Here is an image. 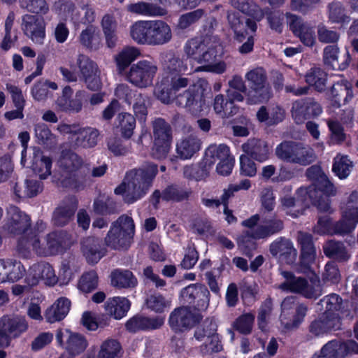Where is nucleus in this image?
<instances>
[{"mask_svg":"<svg viewBox=\"0 0 358 358\" xmlns=\"http://www.w3.org/2000/svg\"><path fill=\"white\" fill-rule=\"evenodd\" d=\"M158 172L157 166L149 163L127 173L122 183L115 189L116 194H124V200L132 203L142 198L151 187Z\"/></svg>","mask_w":358,"mask_h":358,"instance_id":"obj_1","label":"nucleus"},{"mask_svg":"<svg viewBox=\"0 0 358 358\" xmlns=\"http://www.w3.org/2000/svg\"><path fill=\"white\" fill-rule=\"evenodd\" d=\"M306 175L313 183L307 188H301L300 192L307 194L312 204L320 212H330V201L328 197L336 194L334 184L318 166L309 167Z\"/></svg>","mask_w":358,"mask_h":358,"instance_id":"obj_2","label":"nucleus"},{"mask_svg":"<svg viewBox=\"0 0 358 358\" xmlns=\"http://www.w3.org/2000/svg\"><path fill=\"white\" fill-rule=\"evenodd\" d=\"M85 164L83 158L73 149L61 152L57 165L60 171V181L65 187L82 190L85 187V177L80 170Z\"/></svg>","mask_w":358,"mask_h":358,"instance_id":"obj_3","label":"nucleus"},{"mask_svg":"<svg viewBox=\"0 0 358 358\" xmlns=\"http://www.w3.org/2000/svg\"><path fill=\"white\" fill-rule=\"evenodd\" d=\"M130 35L138 44L162 45L171 41L172 31L163 20L138 21L131 26Z\"/></svg>","mask_w":358,"mask_h":358,"instance_id":"obj_4","label":"nucleus"},{"mask_svg":"<svg viewBox=\"0 0 358 358\" xmlns=\"http://www.w3.org/2000/svg\"><path fill=\"white\" fill-rule=\"evenodd\" d=\"M248 91L246 92V102L248 104H259L268 101L272 96V91L266 71L262 67H256L248 71L245 75Z\"/></svg>","mask_w":358,"mask_h":358,"instance_id":"obj_5","label":"nucleus"},{"mask_svg":"<svg viewBox=\"0 0 358 358\" xmlns=\"http://www.w3.org/2000/svg\"><path fill=\"white\" fill-rule=\"evenodd\" d=\"M134 235V223L131 217L121 215L111 224L105 237L106 245L114 250L127 248Z\"/></svg>","mask_w":358,"mask_h":358,"instance_id":"obj_6","label":"nucleus"},{"mask_svg":"<svg viewBox=\"0 0 358 358\" xmlns=\"http://www.w3.org/2000/svg\"><path fill=\"white\" fill-rule=\"evenodd\" d=\"M228 23L234 34V39L242 43L246 38L247 41L238 48L241 54H248L253 50L254 38L252 34L257 29L255 21L245 17L239 16L235 13L227 15Z\"/></svg>","mask_w":358,"mask_h":358,"instance_id":"obj_7","label":"nucleus"},{"mask_svg":"<svg viewBox=\"0 0 358 358\" xmlns=\"http://www.w3.org/2000/svg\"><path fill=\"white\" fill-rule=\"evenodd\" d=\"M276 157L287 163L308 166L314 162L316 156L313 150L294 141H285L275 148Z\"/></svg>","mask_w":358,"mask_h":358,"instance_id":"obj_8","label":"nucleus"},{"mask_svg":"<svg viewBox=\"0 0 358 358\" xmlns=\"http://www.w3.org/2000/svg\"><path fill=\"white\" fill-rule=\"evenodd\" d=\"M308 310L304 303H299L294 296L286 297L281 303L280 320L285 330L297 329L303 322Z\"/></svg>","mask_w":358,"mask_h":358,"instance_id":"obj_9","label":"nucleus"},{"mask_svg":"<svg viewBox=\"0 0 358 358\" xmlns=\"http://www.w3.org/2000/svg\"><path fill=\"white\" fill-rule=\"evenodd\" d=\"M183 51L187 58L198 64L209 65L216 60V52L213 45L202 38L195 37L189 39L183 46Z\"/></svg>","mask_w":358,"mask_h":358,"instance_id":"obj_10","label":"nucleus"},{"mask_svg":"<svg viewBox=\"0 0 358 358\" xmlns=\"http://www.w3.org/2000/svg\"><path fill=\"white\" fill-rule=\"evenodd\" d=\"M157 66L148 60H141L131 65L126 73L128 82L138 88H145L152 85Z\"/></svg>","mask_w":358,"mask_h":358,"instance_id":"obj_11","label":"nucleus"},{"mask_svg":"<svg viewBox=\"0 0 358 358\" xmlns=\"http://www.w3.org/2000/svg\"><path fill=\"white\" fill-rule=\"evenodd\" d=\"M352 354H358V343L356 341L332 340L324 345L311 358H346Z\"/></svg>","mask_w":358,"mask_h":358,"instance_id":"obj_12","label":"nucleus"},{"mask_svg":"<svg viewBox=\"0 0 358 358\" xmlns=\"http://www.w3.org/2000/svg\"><path fill=\"white\" fill-rule=\"evenodd\" d=\"M284 228V224L275 215H267L264 213L262 215V222L255 229L245 231V234L238 238V241H244L246 238L262 239L280 232Z\"/></svg>","mask_w":358,"mask_h":358,"instance_id":"obj_13","label":"nucleus"},{"mask_svg":"<svg viewBox=\"0 0 358 358\" xmlns=\"http://www.w3.org/2000/svg\"><path fill=\"white\" fill-rule=\"evenodd\" d=\"M286 23L293 34L306 46L311 47L316 42L315 27L301 16L286 13Z\"/></svg>","mask_w":358,"mask_h":358,"instance_id":"obj_14","label":"nucleus"},{"mask_svg":"<svg viewBox=\"0 0 358 358\" xmlns=\"http://www.w3.org/2000/svg\"><path fill=\"white\" fill-rule=\"evenodd\" d=\"M200 320L199 314L186 306L175 308L170 314L169 324L176 333H182L192 329Z\"/></svg>","mask_w":358,"mask_h":358,"instance_id":"obj_15","label":"nucleus"},{"mask_svg":"<svg viewBox=\"0 0 358 358\" xmlns=\"http://www.w3.org/2000/svg\"><path fill=\"white\" fill-rule=\"evenodd\" d=\"M341 317L337 315L322 314L310 322L308 339L318 338L341 328Z\"/></svg>","mask_w":358,"mask_h":358,"instance_id":"obj_16","label":"nucleus"},{"mask_svg":"<svg viewBox=\"0 0 358 358\" xmlns=\"http://www.w3.org/2000/svg\"><path fill=\"white\" fill-rule=\"evenodd\" d=\"M77 65L80 78L84 80L87 87L92 91L100 90L101 81L96 64L87 56L80 55L77 59Z\"/></svg>","mask_w":358,"mask_h":358,"instance_id":"obj_17","label":"nucleus"},{"mask_svg":"<svg viewBox=\"0 0 358 358\" xmlns=\"http://www.w3.org/2000/svg\"><path fill=\"white\" fill-rule=\"evenodd\" d=\"M41 280H43L48 285H54L58 278L53 267L48 262H41L34 264L29 267L25 278L26 283L31 287L36 286Z\"/></svg>","mask_w":358,"mask_h":358,"instance_id":"obj_18","label":"nucleus"},{"mask_svg":"<svg viewBox=\"0 0 358 358\" xmlns=\"http://www.w3.org/2000/svg\"><path fill=\"white\" fill-rule=\"evenodd\" d=\"M292 116L296 124L320 115L322 112L321 105L313 98H306L294 101L292 107Z\"/></svg>","mask_w":358,"mask_h":358,"instance_id":"obj_19","label":"nucleus"},{"mask_svg":"<svg viewBox=\"0 0 358 358\" xmlns=\"http://www.w3.org/2000/svg\"><path fill=\"white\" fill-rule=\"evenodd\" d=\"M180 294L185 303L193 305L198 310H205L209 306L210 292L203 285H190L182 289Z\"/></svg>","mask_w":358,"mask_h":358,"instance_id":"obj_20","label":"nucleus"},{"mask_svg":"<svg viewBox=\"0 0 358 358\" xmlns=\"http://www.w3.org/2000/svg\"><path fill=\"white\" fill-rule=\"evenodd\" d=\"M282 275L285 280L279 285L280 289L301 294L308 299L316 298L318 296L317 291L306 278L296 277L289 271L282 272Z\"/></svg>","mask_w":358,"mask_h":358,"instance_id":"obj_21","label":"nucleus"},{"mask_svg":"<svg viewBox=\"0 0 358 358\" xmlns=\"http://www.w3.org/2000/svg\"><path fill=\"white\" fill-rule=\"evenodd\" d=\"M73 90L69 86H66L62 90V96L56 101L57 107L59 110L68 113H78L82 110L83 101L86 99L87 92L78 90L73 98H71Z\"/></svg>","mask_w":358,"mask_h":358,"instance_id":"obj_22","label":"nucleus"},{"mask_svg":"<svg viewBox=\"0 0 358 358\" xmlns=\"http://www.w3.org/2000/svg\"><path fill=\"white\" fill-rule=\"evenodd\" d=\"M78 207V201L74 196L65 197L55 209L52 222L55 226L64 227L74 217Z\"/></svg>","mask_w":358,"mask_h":358,"instance_id":"obj_23","label":"nucleus"},{"mask_svg":"<svg viewBox=\"0 0 358 358\" xmlns=\"http://www.w3.org/2000/svg\"><path fill=\"white\" fill-rule=\"evenodd\" d=\"M99 134L95 128L78 127L76 133L69 137V147L74 150L93 148L98 143Z\"/></svg>","mask_w":358,"mask_h":358,"instance_id":"obj_24","label":"nucleus"},{"mask_svg":"<svg viewBox=\"0 0 358 358\" xmlns=\"http://www.w3.org/2000/svg\"><path fill=\"white\" fill-rule=\"evenodd\" d=\"M22 29L34 43L43 44L45 37V24L37 15L26 14L22 17Z\"/></svg>","mask_w":358,"mask_h":358,"instance_id":"obj_25","label":"nucleus"},{"mask_svg":"<svg viewBox=\"0 0 358 358\" xmlns=\"http://www.w3.org/2000/svg\"><path fill=\"white\" fill-rule=\"evenodd\" d=\"M297 240L301 245L300 264L301 271L306 273L310 270L316 256V250L310 234L299 231Z\"/></svg>","mask_w":358,"mask_h":358,"instance_id":"obj_26","label":"nucleus"},{"mask_svg":"<svg viewBox=\"0 0 358 358\" xmlns=\"http://www.w3.org/2000/svg\"><path fill=\"white\" fill-rule=\"evenodd\" d=\"M39 234L36 231L22 235L17 241L16 251L18 256L22 259H30L34 255L40 253L42 248L39 247Z\"/></svg>","mask_w":358,"mask_h":358,"instance_id":"obj_27","label":"nucleus"},{"mask_svg":"<svg viewBox=\"0 0 358 358\" xmlns=\"http://www.w3.org/2000/svg\"><path fill=\"white\" fill-rule=\"evenodd\" d=\"M270 253L278 256L279 259L287 264H292L297 257V250L292 242L285 237H279L273 241L269 246Z\"/></svg>","mask_w":358,"mask_h":358,"instance_id":"obj_28","label":"nucleus"},{"mask_svg":"<svg viewBox=\"0 0 358 358\" xmlns=\"http://www.w3.org/2000/svg\"><path fill=\"white\" fill-rule=\"evenodd\" d=\"M205 83L204 80H200L196 83L190 85L187 90L176 96V104L189 110L194 109L195 106L199 104L201 88Z\"/></svg>","mask_w":358,"mask_h":358,"instance_id":"obj_29","label":"nucleus"},{"mask_svg":"<svg viewBox=\"0 0 358 358\" xmlns=\"http://www.w3.org/2000/svg\"><path fill=\"white\" fill-rule=\"evenodd\" d=\"M8 229L15 234L23 235L32 231L31 219L28 215L13 206L9 210Z\"/></svg>","mask_w":358,"mask_h":358,"instance_id":"obj_30","label":"nucleus"},{"mask_svg":"<svg viewBox=\"0 0 358 358\" xmlns=\"http://www.w3.org/2000/svg\"><path fill=\"white\" fill-rule=\"evenodd\" d=\"M81 250L83 255L90 264L97 263L105 255L106 250L101 246L99 238L89 236L81 241Z\"/></svg>","mask_w":358,"mask_h":358,"instance_id":"obj_31","label":"nucleus"},{"mask_svg":"<svg viewBox=\"0 0 358 358\" xmlns=\"http://www.w3.org/2000/svg\"><path fill=\"white\" fill-rule=\"evenodd\" d=\"M243 152L252 159L263 162L269 158L271 150L265 141L250 138L242 145Z\"/></svg>","mask_w":358,"mask_h":358,"instance_id":"obj_32","label":"nucleus"},{"mask_svg":"<svg viewBox=\"0 0 358 358\" xmlns=\"http://www.w3.org/2000/svg\"><path fill=\"white\" fill-rule=\"evenodd\" d=\"M164 324L161 317H149L143 315H136L130 318L125 327L129 332L136 333L138 331H146L158 329Z\"/></svg>","mask_w":358,"mask_h":358,"instance_id":"obj_33","label":"nucleus"},{"mask_svg":"<svg viewBox=\"0 0 358 358\" xmlns=\"http://www.w3.org/2000/svg\"><path fill=\"white\" fill-rule=\"evenodd\" d=\"M339 48L337 45H327L323 50V62L324 65L331 69H345L350 62L351 57L346 51L344 55V59L342 60L338 56Z\"/></svg>","mask_w":358,"mask_h":358,"instance_id":"obj_34","label":"nucleus"},{"mask_svg":"<svg viewBox=\"0 0 358 358\" xmlns=\"http://www.w3.org/2000/svg\"><path fill=\"white\" fill-rule=\"evenodd\" d=\"M39 247L42 248L40 253H36L37 257H45L53 256L59 252L62 246V234L53 231L48 234L42 239L39 236Z\"/></svg>","mask_w":358,"mask_h":358,"instance_id":"obj_35","label":"nucleus"},{"mask_svg":"<svg viewBox=\"0 0 358 358\" xmlns=\"http://www.w3.org/2000/svg\"><path fill=\"white\" fill-rule=\"evenodd\" d=\"M200 139L194 134L185 136L178 141L176 152L182 159H190L201 148Z\"/></svg>","mask_w":358,"mask_h":358,"instance_id":"obj_36","label":"nucleus"},{"mask_svg":"<svg viewBox=\"0 0 358 358\" xmlns=\"http://www.w3.org/2000/svg\"><path fill=\"white\" fill-rule=\"evenodd\" d=\"M323 251L327 257L338 262H346L351 257L344 243L336 240L326 241L323 245Z\"/></svg>","mask_w":358,"mask_h":358,"instance_id":"obj_37","label":"nucleus"},{"mask_svg":"<svg viewBox=\"0 0 358 358\" xmlns=\"http://www.w3.org/2000/svg\"><path fill=\"white\" fill-rule=\"evenodd\" d=\"M0 327L7 331L10 337H18L27 330L28 323L22 316H4L0 320Z\"/></svg>","mask_w":358,"mask_h":358,"instance_id":"obj_38","label":"nucleus"},{"mask_svg":"<svg viewBox=\"0 0 358 358\" xmlns=\"http://www.w3.org/2000/svg\"><path fill=\"white\" fill-rule=\"evenodd\" d=\"M71 301L65 297L58 299L45 312V319L50 323L62 320L69 312Z\"/></svg>","mask_w":358,"mask_h":358,"instance_id":"obj_39","label":"nucleus"},{"mask_svg":"<svg viewBox=\"0 0 358 358\" xmlns=\"http://www.w3.org/2000/svg\"><path fill=\"white\" fill-rule=\"evenodd\" d=\"M127 10L134 14L155 17L162 16L166 14V10L152 3L138 1L127 6Z\"/></svg>","mask_w":358,"mask_h":358,"instance_id":"obj_40","label":"nucleus"},{"mask_svg":"<svg viewBox=\"0 0 358 358\" xmlns=\"http://www.w3.org/2000/svg\"><path fill=\"white\" fill-rule=\"evenodd\" d=\"M329 98L334 106L340 107L352 98V90L348 82L341 80L335 83L331 88Z\"/></svg>","mask_w":358,"mask_h":358,"instance_id":"obj_41","label":"nucleus"},{"mask_svg":"<svg viewBox=\"0 0 358 358\" xmlns=\"http://www.w3.org/2000/svg\"><path fill=\"white\" fill-rule=\"evenodd\" d=\"M130 306V301L127 298L116 296L109 299L106 301L105 309L108 315L119 320L126 315Z\"/></svg>","mask_w":358,"mask_h":358,"instance_id":"obj_42","label":"nucleus"},{"mask_svg":"<svg viewBox=\"0 0 358 358\" xmlns=\"http://www.w3.org/2000/svg\"><path fill=\"white\" fill-rule=\"evenodd\" d=\"M140 55L141 51L136 47L127 46L122 48L115 57L119 73H122Z\"/></svg>","mask_w":358,"mask_h":358,"instance_id":"obj_43","label":"nucleus"},{"mask_svg":"<svg viewBox=\"0 0 358 358\" xmlns=\"http://www.w3.org/2000/svg\"><path fill=\"white\" fill-rule=\"evenodd\" d=\"M34 136L38 144L49 149L54 148L58 141L57 137L44 123H38L35 125Z\"/></svg>","mask_w":358,"mask_h":358,"instance_id":"obj_44","label":"nucleus"},{"mask_svg":"<svg viewBox=\"0 0 358 358\" xmlns=\"http://www.w3.org/2000/svg\"><path fill=\"white\" fill-rule=\"evenodd\" d=\"M231 157L229 148L224 144L211 145L206 151L205 166L210 168L215 162Z\"/></svg>","mask_w":358,"mask_h":358,"instance_id":"obj_45","label":"nucleus"},{"mask_svg":"<svg viewBox=\"0 0 358 358\" xmlns=\"http://www.w3.org/2000/svg\"><path fill=\"white\" fill-rule=\"evenodd\" d=\"M79 41L82 45L87 48L91 50L99 49L101 45V38L97 27L93 25L87 26L81 31L79 36Z\"/></svg>","mask_w":358,"mask_h":358,"instance_id":"obj_46","label":"nucleus"},{"mask_svg":"<svg viewBox=\"0 0 358 358\" xmlns=\"http://www.w3.org/2000/svg\"><path fill=\"white\" fill-rule=\"evenodd\" d=\"M153 141L171 142L173 129L171 124L162 118H157L152 122Z\"/></svg>","mask_w":358,"mask_h":358,"instance_id":"obj_47","label":"nucleus"},{"mask_svg":"<svg viewBox=\"0 0 358 358\" xmlns=\"http://www.w3.org/2000/svg\"><path fill=\"white\" fill-rule=\"evenodd\" d=\"M111 284L118 288H131L137 285V279L129 270L116 269L111 273Z\"/></svg>","mask_w":358,"mask_h":358,"instance_id":"obj_48","label":"nucleus"},{"mask_svg":"<svg viewBox=\"0 0 358 358\" xmlns=\"http://www.w3.org/2000/svg\"><path fill=\"white\" fill-rule=\"evenodd\" d=\"M231 5L241 12L252 16L257 21L264 17V12L252 0H231Z\"/></svg>","mask_w":358,"mask_h":358,"instance_id":"obj_49","label":"nucleus"},{"mask_svg":"<svg viewBox=\"0 0 358 358\" xmlns=\"http://www.w3.org/2000/svg\"><path fill=\"white\" fill-rule=\"evenodd\" d=\"M68 339L66 342V350L71 355H78L83 352L87 346V341L85 338L76 333H72L69 330L66 331Z\"/></svg>","mask_w":358,"mask_h":358,"instance_id":"obj_50","label":"nucleus"},{"mask_svg":"<svg viewBox=\"0 0 358 358\" xmlns=\"http://www.w3.org/2000/svg\"><path fill=\"white\" fill-rule=\"evenodd\" d=\"M3 264L7 282H16L24 275L26 269L20 261L7 258L3 259Z\"/></svg>","mask_w":358,"mask_h":358,"instance_id":"obj_51","label":"nucleus"},{"mask_svg":"<svg viewBox=\"0 0 358 358\" xmlns=\"http://www.w3.org/2000/svg\"><path fill=\"white\" fill-rule=\"evenodd\" d=\"M306 82L318 92H322L326 87L327 74L320 67L311 68L305 76Z\"/></svg>","mask_w":358,"mask_h":358,"instance_id":"obj_52","label":"nucleus"},{"mask_svg":"<svg viewBox=\"0 0 358 358\" xmlns=\"http://www.w3.org/2000/svg\"><path fill=\"white\" fill-rule=\"evenodd\" d=\"M358 224V219L353 216L345 217V213H342L341 218L332 224L331 235L345 236L354 231L357 224Z\"/></svg>","mask_w":358,"mask_h":358,"instance_id":"obj_53","label":"nucleus"},{"mask_svg":"<svg viewBox=\"0 0 358 358\" xmlns=\"http://www.w3.org/2000/svg\"><path fill=\"white\" fill-rule=\"evenodd\" d=\"M163 65L164 70L170 73H185L188 70L185 59L173 52L165 55Z\"/></svg>","mask_w":358,"mask_h":358,"instance_id":"obj_54","label":"nucleus"},{"mask_svg":"<svg viewBox=\"0 0 358 358\" xmlns=\"http://www.w3.org/2000/svg\"><path fill=\"white\" fill-rule=\"evenodd\" d=\"M322 307L325 308L323 314L337 315L340 317V313H343L344 308L342 299L336 294H331L324 296L320 301Z\"/></svg>","mask_w":358,"mask_h":358,"instance_id":"obj_55","label":"nucleus"},{"mask_svg":"<svg viewBox=\"0 0 358 358\" xmlns=\"http://www.w3.org/2000/svg\"><path fill=\"white\" fill-rule=\"evenodd\" d=\"M213 108L215 113L223 117L231 116L238 110V108L229 99H225L222 94H218L215 97Z\"/></svg>","mask_w":358,"mask_h":358,"instance_id":"obj_56","label":"nucleus"},{"mask_svg":"<svg viewBox=\"0 0 358 358\" xmlns=\"http://www.w3.org/2000/svg\"><path fill=\"white\" fill-rule=\"evenodd\" d=\"M52 159L42 154H36L34 157L32 169L41 179H45L51 174Z\"/></svg>","mask_w":358,"mask_h":358,"instance_id":"obj_57","label":"nucleus"},{"mask_svg":"<svg viewBox=\"0 0 358 358\" xmlns=\"http://www.w3.org/2000/svg\"><path fill=\"white\" fill-rule=\"evenodd\" d=\"M352 166V162L347 156L337 155L334 158L332 170L340 179H345L349 176Z\"/></svg>","mask_w":358,"mask_h":358,"instance_id":"obj_58","label":"nucleus"},{"mask_svg":"<svg viewBox=\"0 0 358 358\" xmlns=\"http://www.w3.org/2000/svg\"><path fill=\"white\" fill-rule=\"evenodd\" d=\"M191 194V191L178 185L167 187L162 192V199L166 201L176 202L187 199Z\"/></svg>","mask_w":358,"mask_h":358,"instance_id":"obj_59","label":"nucleus"},{"mask_svg":"<svg viewBox=\"0 0 358 358\" xmlns=\"http://www.w3.org/2000/svg\"><path fill=\"white\" fill-rule=\"evenodd\" d=\"M214 332H217V324L212 320L208 319L196 328L194 337L196 341L203 342L204 344Z\"/></svg>","mask_w":358,"mask_h":358,"instance_id":"obj_60","label":"nucleus"},{"mask_svg":"<svg viewBox=\"0 0 358 358\" xmlns=\"http://www.w3.org/2000/svg\"><path fill=\"white\" fill-rule=\"evenodd\" d=\"M117 120L122 136L125 138H131L136 127L135 117L129 113H122L118 115Z\"/></svg>","mask_w":358,"mask_h":358,"instance_id":"obj_61","label":"nucleus"},{"mask_svg":"<svg viewBox=\"0 0 358 358\" xmlns=\"http://www.w3.org/2000/svg\"><path fill=\"white\" fill-rule=\"evenodd\" d=\"M21 8L39 15H46L49 12V5L45 0H20Z\"/></svg>","mask_w":358,"mask_h":358,"instance_id":"obj_62","label":"nucleus"},{"mask_svg":"<svg viewBox=\"0 0 358 358\" xmlns=\"http://www.w3.org/2000/svg\"><path fill=\"white\" fill-rule=\"evenodd\" d=\"M98 285V275L94 271L83 273L78 284V289L84 293H90L94 290Z\"/></svg>","mask_w":358,"mask_h":358,"instance_id":"obj_63","label":"nucleus"},{"mask_svg":"<svg viewBox=\"0 0 358 358\" xmlns=\"http://www.w3.org/2000/svg\"><path fill=\"white\" fill-rule=\"evenodd\" d=\"M120 350L121 346L116 340H106L102 343L97 358H115Z\"/></svg>","mask_w":358,"mask_h":358,"instance_id":"obj_64","label":"nucleus"}]
</instances>
